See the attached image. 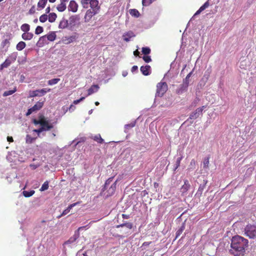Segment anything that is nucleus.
Returning a JSON list of instances; mask_svg holds the SVG:
<instances>
[{"label": "nucleus", "instance_id": "1", "mask_svg": "<svg viewBox=\"0 0 256 256\" xmlns=\"http://www.w3.org/2000/svg\"><path fill=\"white\" fill-rule=\"evenodd\" d=\"M230 252L234 256H243L248 246V240L240 236L232 237Z\"/></svg>", "mask_w": 256, "mask_h": 256}, {"label": "nucleus", "instance_id": "2", "mask_svg": "<svg viewBox=\"0 0 256 256\" xmlns=\"http://www.w3.org/2000/svg\"><path fill=\"white\" fill-rule=\"evenodd\" d=\"M32 122L35 125L40 124L41 126L46 128V129H52L54 127L52 124H50L48 120L42 114L38 116V120L34 119Z\"/></svg>", "mask_w": 256, "mask_h": 256}, {"label": "nucleus", "instance_id": "3", "mask_svg": "<svg viewBox=\"0 0 256 256\" xmlns=\"http://www.w3.org/2000/svg\"><path fill=\"white\" fill-rule=\"evenodd\" d=\"M168 90V86L166 82L161 81L156 85V95L157 96L162 97Z\"/></svg>", "mask_w": 256, "mask_h": 256}, {"label": "nucleus", "instance_id": "4", "mask_svg": "<svg viewBox=\"0 0 256 256\" xmlns=\"http://www.w3.org/2000/svg\"><path fill=\"white\" fill-rule=\"evenodd\" d=\"M246 236L250 238H256V225L248 224L244 229Z\"/></svg>", "mask_w": 256, "mask_h": 256}, {"label": "nucleus", "instance_id": "5", "mask_svg": "<svg viewBox=\"0 0 256 256\" xmlns=\"http://www.w3.org/2000/svg\"><path fill=\"white\" fill-rule=\"evenodd\" d=\"M16 59V55L12 54L10 55L5 61L0 65V71L4 68H8L12 63L14 62Z\"/></svg>", "mask_w": 256, "mask_h": 256}, {"label": "nucleus", "instance_id": "6", "mask_svg": "<svg viewBox=\"0 0 256 256\" xmlns=\"http://www.w3.org/2000/svg\"><path fill=\"white\" fill-rule=\"evenodd\" d=\"M44 100L41 101L40 100L38 102L32 107L28 109L26 115L28 116L32 112H37L40 110L44 106Z\"/></svg>", "mask_w": 256, "mask_h": 256}, {"label": "nucleus", "instance_id": "7", "mask_svg": "<svg viewBox=\"0 0 256 256\" xmlns=\"http://www.w3.org/2000/svg\"><path fill=\"white\" fill-rule=\"evenodd\" d=\"M50 88H46L31 91L30 93V97L32 98L36 96H42L44 95L46 92H50Z\"/></svg>", "mask_w": 256, "mask_h": 256}, {"label": "nucleus", "instance_id": "8", "mask_svg": "<svg viewBox=\"0 0 256 256\" xmlns=\"http://www.w3.org/2000/svg\"><path fill=\"white\" fill-rule=\"evenodd\" d=\"M88 228V225L78 228L77 231L75 232L74 234L72 237H70L68 240L65 242V244H71L76 242V240L80 236L79 231L80 230L84 229V228Z\"/></svg>", "mask_w": 256, "mask_h": 256}, {"label": "nucleus", "instance_id": "9", "mask_svg": "<svg viewBox=\"0 0 256 256\" xmlns=\"http://www.w3.org/2000/svg\"><path fill=\"white\" fill-rule=\"evenodd\" d=\"M98 12L92 10H88L84 16V21L85 22H88L92 20L94 16L98 14Z\"/></svg>", "mask_w": 256, "mask_h": 256}, {"label": "nucleus", "instance_id": "10", "mask_svg": "<svg viewBox=\"0 0 256 256\" xmlns=\"http://www.w3.org/2000/svg\"><path fill=\"white\" fill-rule=\"evenodd\" d=\"M206 106H202L198 108L194 112H192L190 116V118L192 120H195L198 118L200 115L202 114V112Z\"/></svg>", "mask_w": 256, "mask_h": 256}, {"label": "nucleus", "instance_id": "11", "mask_svg": "<svg viewBox=\"0 0 256 256\" xmlns=\"http://www.w3.org/2000/svg\"><path fill=\"white\" fill-rule=\"evenodd\" d=\"M56 37V35L55 32H50L48 34L41 36L40 38V40L46 41V40L47 39L50 42L54 41Z\"/></svg>", "mask_w": 256, "mask_h": 256}, {"label": "nucleus", "instance_id": "12", "mask_svg": "<svg viewBox=\"0 0 256 256\" xmlns=\"http://www.w3.org/2000/svg\"><path fill=\"white\" fill-rule=\"evenodd\" d=\"M77 38L76 34L70 36H64L62 38V42L66 44H68L76 41Z\"/></svg>", "mask_w": 256, "mask_h": 256}, {"label": "nucleus", "instance_id": "13", "mask_svg": "<svg viewBox=\"0 0 256 256\" xmlns=\"http://www.w3.org/2000/svg\"><path fill=\"white\" fill-rule=\"evenodd\" d=\"M99 2L98 0H90V10H94L97 12H99L100 10V6L98 5Z\"/></svg>", "mask_w": 256, "mask_h": 256}, {"label": "nucleus", "instance_id": "14", "mask_svg": "<svg viewBox=\"0 0 256 256\" xmlns=\"http://www.w3.org/2000/svg\"><path fill=\"white\" fill-rule=\"evenodd\" d=\"M78 4L74 0H71L68 6V10L73 12H75L78 10Z\"/></svg>", "mask_w": 256, "mask_h": 256}, {"label": "nucleus", "instance_id": "15", "mask_svg": "<svg viewBox=\"0 0 256 256\" xmlns=\"http://www.w3.org/2000/svg\"><path fill=\"white\" fill-rule=\"evenodd\" d=\"M190 185L187 180H184V184L182 186L180 190L182 194H186L190 188Z\"/></svg>", "mask_w": 256, "mask_h": 256}, {"label": "nucleus", "instance_id": "16", "mask_svg": "<svg viewBox=\"0 0 256 256\" xmlns=\"http://www.w3.org/2000/svg\"><path fill=\"white\" fill-rule=\"evenodd\" d=\"M140 70L144 76H148L150 74V66L149 65L142 66Z\"/></svg>", "mask_w": 256, "mask_h": 256}, {"label": "nucleus", "instance_id": "17", "mask_svg": "<svg viewBox=\"0 0 256 256\" xmlns=\"http://www.w3.org/2000/svg\"><path fill=\"white\" fill-rule=\"evenodd\" d=\"M135 36L134 33L132 31H128L124 33L123 36L124 40L126 42L130 40V38Z\"/></svg>", "mask_w": 256, "mask_h": 256}, {"label": "nucleus", "instance_id": "18", "mask_svg": "<svg viewBox=\"0 0 256 256\" xmlns=\"http://www.w3.org/2000/svg\"><path fill=\"white\" fill-rule=\"evenodd\" d=\"M99 89V86L98 84H93L90 88L88 90V96L91 95L94 92H96Z\"/></svg>", "mask_w": 256, "mask_h": 256}, {"label": "nucleus", "instance_id": "19", "mask_svg": "<svg viewBox=\"0 0 256 256\" xmlns=\"http://www.w3.org/2000/svg\"><path fill=\"white\" fill-rule=\"evenodd\" d=\"M34 34L32 32H25L22 34V37L25 40H30L32 38Z\"/></svg>", "mask_w": 256, "mask_h": 256}, {"label": "nucleus", "instance_id": "20", "mask_svg": "<svg viewBox=\"0 0 256 256\" xmlns=\"http://www.w3.org/2000/svg\"><path fill=\"white\" fill-rule=\"evenodd\" d=\"M207 183V180H204V184L200 185L198 190L196 193V196H198V197H200L202 196L203 190L204 188L205 185Z\"/></svg>", "mask_w": 256, "mask_h": 256}, {"label": "nucleus", "instance_id": "21", "mask_svg": "<svg viewBox=\"0 0 256 256\" xmlns=\"http://www.w3.org/2000/svg\"><path fill=\"white\" fill-rule=\"evenodd\" d=\"M78 204V202H75V203H74L72 204H70V206H68V207L66 209L64 210L62 213L58 216V218H60L62 216H64V215H66V214H68L70 211V210L74 206H76L77 204Z\"/></svg>", "mask_w": 256, "mask_h": 256}, {"label": "nucleus", "instance_id": "22", "mask_svg": "<svg viewBox=\"0 0 256 256\" xmlns=\"http://www.w3.org/2000/svg\"><path fill=\"white\" fill-rule=\"evenodd\" d=\"M116 181L114 184H112L110 188L108 190V196H112L113 194L116 189Z\"/></svg>", "mask_w": 256, "mask_h": 256}, {"label": "nucleus", "instance_id": "23", "mask_svg": "<svg viewBox=\"0 0 256 256\" xmlns=\"http://www.w3.org/2000/svg\"><path fill=\"white\" fill-rule=\"evenodd\" d=\"M209 5V2L208 1L206 2L202 6L200 7L199 10L196 11V12L194 14V16L200 14L201 12H202L207 8H208Z\"/></svg>", "mask_w": 256, "mask_h": 256}, {"label": "nucleus", "instance_id": "24", "mask_svg": "<svg viewBox=\"0 0 256 256\" xmlns=\"http://www.w3.org/2000/svg\"><path fill=\"white\" fill-rule=\"evenodd\" d=\"M68 22L67 20L62 18L59 24V28H65L68 27Z\"/></svg>", "mask_w": 256, "mask_h": 256}, {"label": "nucleus", "instance_id": "25", "mask_svg": "<svg viewBox=\"0 0 256 256\" xmlns=\"http://www.w3.org/2000/svg\"><path fill=\"white\" fill-rule=\"evenodd\" d=\"M79 18L78 16H71L70 18V25H74L75 22L78 20H79Z\"/></svg>", "mask_w": 256, "mask_h": 256}, {"label": "nucleus", "instance_id": "26", "mask_svg": "<svg viewBox=\"0 0 256 256\" xmlns=\"http://www.w3.org/2000/svg\"><path fill=\"white\" fill-rule=\"evenodd\" d=\"M48 21L50 22H53L56 20V19L57 17L56 14L54 12L50 13L48 16Z\"/></svg>", "mask_w": 256, "mask_h": 256}, {"label": "nucleus", "instance_id": "27", "mask_svg": "<svg viewBox=\"0 0 256 256\" xmlns=\"http://www.w3.org/2000/svg\"><path fill=\"white\" fill-rule=\"evenodd\" d=\"M26 46V44L24 42L21 41L19 42L16 46L17 50L20 51L22 50Z\"/></svg>", "mask_w": 256, "mask_h": 256}, {"label": "nucleus", "instance_id": "28", "mask_svg": "<svg viewBox=\"0 0 256 256\" xmlns=\"http://www.w3.org/2000/svg\"><path fill=\"white\" fill-rule=\"evenodd\" d=\"M129 12L132 16L136 18L139 17L140 15L139 12L136 9H130Z\"/></svg>", "mask_w": 256, "mask_h": 256}, {"label": "nucleus", "instance_id": "29", "mask_svg": "<svg viewBox=\"0 0 256 256\" xmlns=\"http://www.w3.org/2000/svg\"><path fill=\"white\" fill-rule=\"evenodd\" d=\"M66 8V4H63L60 2V3L57 6L56 8L59 12H62L65 10Z\"/></svg>", "mask_w": 256, "mask_h": 256}, {"label": "nucleus", "instance_id": "30", "mask_svg": "<svg viewBox=\"0 0 256 256\" xmlns=\"http://www.w3.org/2000/svg\"><path fill=\"white\" fill-rule=\"evenodd\" d=\"M16 91V88L15 87L12 90H10L6 91L3 94L4 96H7L10 95L14 93Z\"/></svg>", "mask_w": 256, "mask_h": 256}, {"label": "nucleus", "instance_id": "31", "mask_svg": "<svg viewBox=\"0 0 256 256\" xmlns=\"http://www.w3.org/2000/svg\"><path fill=\"white\" fill-rule=\"evenodd\" d=\"M50 130V129H46V128L41 126V127L40 128H39L38 129H34L33 130V131L34 132L37 133L38 134H39L40 133H41L42 132L44 131H48Z\"/></svg>", "mask_w": 256, "mask_h": 256}, {"label": "nucleus", "instance_id": "32", "mask_svg": "<svg viewBox=\"0 0 256 256\" xmlns=\"http://www.w3.org/2000/svg\"><path fill=\"white\" fill-rule=\"evenodd\" d=\"M20 28L22 31L25 32H28L30 30V25L27 24H24L22 25Z\"/></svg>", "mask_w": 256, "mask_h": 256}, {"label": "nucleus", "instance_id": "33", "mask_svg": "<svg viewBox=\"0 0 256 256\" xmlns=\"http://www.w3.org/2000/svg\"><path fill=\"white\" fill-rule=\"evenodd\" d=\"M34 193V191L33 190L30 191L24 190L22 192L23 195L26 198H28L32 196Z\"/></svg>", "mask_w": 256, "mask_h": 256}, {"label": "nucleus", "instance_id": "34", "mask_svg": "<svg viewBox=\"0 0 256 256\" xmlns=\"http://www.w3.org/2000/svg\"><path fill=\"white\" fill-rule=\"evenodd\" d=\"M48 0H40L38 4V6L44 8Z\"/></svg>", "mask_w": 256, "mask_h": 256}, {"label": "nucleus", "instance_id": "35", "mask_svg": "<svg viewBox=\"0 0 256 256\" xmlns=\"http://www.w3.org/2000/svg\"><path fill=\"white\" fill-rule=\"evenodd\" d=\"M60 81V79L58 78H53L48 80V85H54L56 84Z\"/></svg>", "mask_w": 256, "mask_h": 256}, {"label": "nucleus", "instance_id": "36", "mask_svg": "<svg viewBox=\"0 0 256 256\" xmlns=\"http://www.w3.org/2000/svg\"><path fill=\"white\" fill-rule=\"evenodd\" d=\"M94 140L99 144H102L104 142V140L102 138L100 134L96 135L94 138Z\"/></svg>", "mask_w": 256, "mask_h": 256}, {"label": "nucleus", "instance_id": "37", "mask_svg": "<svg viewBox=\"0 0 256 256\" xmlns=\"http://www.w3.org/2000/svg\"><path fill=\"white\" fill-rule=\"evenodd\" d=\"M142 52L144 55H148L150 53L151 50L148 47H143Z\"/></svg>", "mask_w": 256, "mask_h": 256}, {"label": "nucleus", "instance_id": "38", "mask_svg": "<svg viewBox=\"0 0 256 256\" xmlns=\"http://www.w3.org/2000/svg\"><path fill=\"white\" fill-rule=\"evenodd\" d=\"M48 188V182L46 181L44 182V183L42 184V187L40 188V191H44L46 190H47Z\"/></svg>", "mask_w": 256, "mask_h": 256}, {"label": "nucleus", "instance_id": "39", "mask_svg": "<svg viewBox=\"0 0 256 256\" xmlns=\"http://www.w3.org/2000/svg\"><path fill=\"white\" fill-rule=\"evenodd\" d=\"M35 139V138L32 137L30 135L27 134L26 141L27 144H32Z\"/></svg>", "mask_w": 256, "mask_h": 256}, {"label": "nucleus", "instance_id": "40", "mask_svg": "<svg viewBox=\"0 0 256 256\" xmlns=\"http://www.w3.org/2000/svg\"><path fill=\"white\" fill-rule=\"evenodd\" d=\"M113 178H114V177L112 176V177L106 180L104 186V190H106L108 188V186L112 182Z\"/></svg>", "mask_w": 256, "mask_h": 256}, {"label": "nucleus", "instance_id": "41", "mask_svg": "<svg viewBox=\"0 0 256 256\" xmlns=\"http://www.w3.org/2000/svg\"><path fill=\"white\" fill-rule=\"evenodd\" d=\"M44 28L41 26H38L35 30V34H39L43 32Z\"/></svg>", "mask_w": 256, "mask_h": 256}, {"label": "nucleus", "instance_id": "42", "mask_svg": "<svg viewBox=\"0 0 256 256\" xmlns=\"http://www.w3.org/2000/svg\"><path fill=\"white\" fill-rule=\"evenodd\" d=\"M48 15L46 14H44L40 17V21L41 22H44L48 20Z\"/></svg>", "mask_w": 256, "mask_h": 256}, {"label": "nucleus", "instance_id": "43", "mask_svg": "<svg viewBox=\"0 0 256 256\" xmlns=\"http://www.w3.org/2000/svg\"><path fill=\"white\" fill-rule=\"evenodd\" d=\"M184 229V226H182L176 232V238H178L183 232Z\"/></svg>", "mask_w": 256, "mask_h": 256}, {"label": "nucleus", "instance_id": "44", "mask_svg": "<svg viewBox=\"0 0 256 256\" xmlns=\"http://www.w3.org/2000/svg\"><path fill=\"white\" fill-rule=\"evenodd\" d=\"M142 59L146 63H148L152 62L151 57L148 55H144L142 56Z\"/></svg>", "mask_w": 256, "mask_h": 256}, {"label": "nucleus", "instance_id": "45", "mask_svg": "<svg viewBox=\"0 0 256 256\" xmlns=\"http://www.w3.org/2000/svg\"><path fill=\"white\" fill-rule=\"evenodd\" d=\"M204 168H208L209 158H205L203 161Z\"/></svg>", "mask_w": 256, "mask_h": 256}, {"label": "nucleus", "instance_id": "46", "mask_svg": "<svg viewBox=\"0 0 256 256\" xmlns=\"http://www.w3.org/2000/svg\"><path fill=\"white\" fill-rule=\"evenodd\" d=\"M124 226L126 227L129 230H131L132 228V224L131 222L124 223Z\"/></svg>", "mask_w": 256, "mask_h": 256}, {"label": "nucleus", "instance_id": "47", "mask_svg": "<svg viewBox=\"0 0 256 256\" xmlns=\"http://www.w3.org/2000/svg\"><path fill=\"white\" fill-rule=\"evenodd\" d=\"M90 0H82L81 1V4L83 6L84 8H85L86 5H88V4H90Z\"/></svg>", "mask_w": 256, "mask_h": 256}, {"label": "nucleus", "instance_id": "48", "mask_svg": "<svg viewBox=\"0 0 256 256\" xmlns=\"http://www.w3.org/2000/svg\"><path fill=\"white\" fill-rule=\"evenodd\" d=\"M85 98L84 97H82L81 98H80V99L78 100H74V102H73V104H78L79 102H82V100H83Z\"/></svg>", "mask_w": 256, "mask_h": 256}, {"label": "nucleus", "instance_id": "49", "mask_svg": "<svg viewBox=\"0 0 256 256\" xmlns=\"http://www.w3.org/2000/svg\"><path fill=\"white\" fill-rule=\"evenodd\" d=\"M152 244V242H144L142 244V247H144V246H148L150 244Z\"/></svg>", "mask_w": 256, "mask_h": 256}, {"label": "nucleus", "instance_id": "50", "mask_svg": "<svg viewBox=\"0 0 256 256\" xmlns=\"http://www.w3.org/2000/svg\"><path fill=\"white\" fill-rule=\"evenodd\" d=\"M182 88H183V86H182V88H180L177 89L176 90V94H182L183 92Z\"/></svg>", "mask_w": 256, "mask_h": 256}, {"label": "nucleus", "instance_id": "51", "mask_svg": "<svg viewBox=\"0 0 256 256\" xmlns=\"http://www.w3.org/2000/svg\"><path fill=\"white\" fill-rule=\"evenodd\" d=\"M138 69V66H134L132 68V70H131V71L132 72H134L135 71L137 70Z\"/></svg>", "mask_w": 256, "mask_h": 256}, {"label": "nucleus", "instance_id": "52", "mask_svg": "<svg viewBox=\"0 0 256 256\" xmlns=\"http://www.w3.org/2000/svg\"><path fill=\"white\" fill-rule=\"evenodd\" d=\"M35 12L34 6H32L29 10V13L30 14H34Z\"/></svg>", "mask_w": 256, "mask_h": 256}, {"label": "nucleus", "instance_id": "53", "mask_svg": "<svg viewBox=\"0 0 256 256\" xmlns=\"http://www.w3.org/2000/svg\"><path fill=\"white\" fill-rule=\"evenodd\" d=\"M7 140L10 142H14V140H13V138L12 136H8L7 137Z\"/></svg>", "mask_w": 256, "mask_h": 256}, {"label": "nucleus", "instance_id": "54", "mask_svg": "<svg viewBox=\"0 0 256 256\" xmlns=\"http://www.w3.org/2000/svg\"><path fill=\"white\" fill-rule=\"evenodd\" d=\"M140 52L138 50L134 52V54L136 56H138L140 55Z\"/></svg>", "mask_w": 256, "mask_h": 256}, {"label": "nucleus", "instance_id": "55", "mask_svg": "<svg viewBox=\"0 0 256 256\" xmlns=\"http://www.w3.org/2000/svg\"><path fill=\"white\" fill-rule=\"evenodd\" d=\"M195 164H196V161L194 159H192L190 162V166H194L195 165Z\"/></svg>", "mask_w": 256, "mask_h": 256}, {"label": "nucleus", "instance_id": "56", "mask_svg": "<svg viewBox=\"0 0 256 256\" xmlns=\"http://www.w3.org/2000/svg\"><path fill=\"white\" fill-rule=\"evenodd\" d=\"M192 72H190V73H189V74L186 76V80L187 79L189 78L191 76H192Z\"/></svg>", "mask_w": 256, "mask_h": 256}, {"label": "nucleus", "instance_id": "57", "mask_svg": "<svg viewBox=\"0 0 256 256\" xmlns=\"http://www.w3.org/2000/svg\"><path fill=\"white\" fill-rule=\"evenodd\" d=\"M180 160H181V158L178 159V160L176 161V165H177L176 168L180 166Z\"/></svg>", "mask_w": 256, "mask_h": 256}, {"label": "nucleus", "instance_id": "58", "mask_svg": "<svg viewBox=\"0 0 256 256\" xmlns=\"http://www.w3.org/2000/svg\"><path fill=\"white\" fill-rule=\"evenodd\" d=\"M50 6H48L46 9V14L48 13H49L50 12Z\"/></svg>", "mask_w": 256, "mask_h": 256}, {"label": "nucleus", "instance_id": "59", "mask_svg": "<svg viewBox=\"0 0 256 256\" xmlns=\"http://www.w3.org/2000/svg\"><path fill=\"white\" fill-rule=\"evenodd\" d=\"M123 226H124V224H120V225H117L116 226V228H119L120 227H123Z\"/></svg>", "mask_w": 256, "mask_h": 256}, {"label": "nucleus", "instance_id": "60", "mask_svg": "<svg viewBox=\"0 0 256 256\" xmlns=\"http://www.w3.org/2000/svg\"><path fill=\"white\" fill-rule=\"evenodd\" d=\"M75 108V106L71 104L70 106V110L72 109V110Z\"/></svg>", "mask_w": 256, "mask_h": 256}, {"label": "nucleus", "instance_id": "61", "mask_svg": "<svg viewBox=\"0 0 256 256\" xmlns=\"http://www.w3.org/2000/svg\"><path fill=\"white\" fill-rule=\"evenodd\" d=\"M134 126V124H127L126 125V127L132 128Z\"/></svg>", "mask_w": 256, "mask_h": 256}, {"label": "nucleus", "instance_id": "62", "mask_svg": "<svg viewBox=\"0 0 256 256\" xmlns=\"http://www.w3.org/2000/svg\"><path fill=\"white\" fill-rule=\"evenodd\" d=\"M68 0H60V2L63 4H66V2H68Z\"/></svg>", "mask_w": 256, "mask_h": 256}, {"label": "nucleus", "instance_id": "63", "mask_svg": "<svg viewBox=\"0 0 256 256\" xmlns=\"http://www.w3.org/2000/svg\"><path fill=\"white\" fill-rule=\"evenodd\" d=\"M56 1V0H49V2L52 3H53V2H55Z\"/></svg>", "mask_w": 256, "mask_h": 256}, {"label": "nucleus", "instance_id": "64", "mask_svg": "<svg viewBox=\"0 0 256 256\" xmlns=\"http://www.w3.org/2000/svg\"><path fill=\"white\" fill-rule=\"evenodd\" d=\"M95 104L98 106L100 104V103L98 102H95Z\"/></svg>", "mask_w": 256, "mask_h": 256}]
</instances>
